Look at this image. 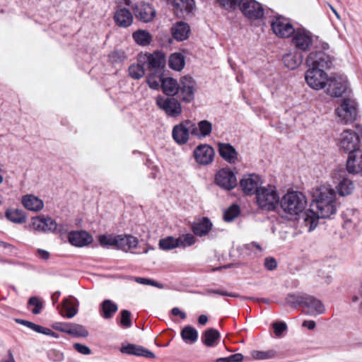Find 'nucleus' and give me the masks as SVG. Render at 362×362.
<instances>
[{
  "label": "nucleus",
  "mask_w": 362,
  "mask_h": 362,
  "mask_svg": "<svg viewBox=\"0 0 362 362\" xmlns=\"http://www.w3.org/2000/svg\"><path fill=\"white\" fill-rule=\"evenodd\" d=\"M88 334V331L83 325L71 322L69 334L75 337H86Z\"/></svg>",
  "instance_id": "a18cd8bd"
},
{
  "label": "nucleus",
  "mask_w": 362,
  "mask_h": 362,
  "mask_svg": "<svg viewBox=\"0 0 362 362\" xmlns=\"http://www.w3.org/2000/svg\"><path fill=\"white\" fill-rule=\"evenodd\" d=\"M240 213V206L238 204H233L223 213V220L226 222L233 221Z\"/></svg>",
  "instance_id": "09e8293b"
},
{
  "label": "nucleus",
  "mask_w": 362,
  "mask_h": 362,
  "mask_svg": "<svg viewBox=\"0 0 362 362\" xmlns=\"http://www.w3.org/2000/svg\"><path fill=\"white\" fill-rule=\"evenodd\" d=\"M134 14L140 21L148 23L156 16V11L150 4L141 3L136 6Z\"/></svg>",
  "instance_id": "cd10ccee"
},
{
  "label": "nucleus",
  "mask_w": 362,
  "mask_h": 362,
  "mask_svg": "<svg viewBox=\"0 0 362 362\" xmlns=\"http://www.w3.org/2000/svg\"><path fill=\"white\" fill-rule=\"evenodd\" d=\"M76 299L73 296L65 298L62 305H57V309L61 315L68 319L74 317L78 313L77 305H76Z\"/></svg>",
  "instance_id": "b1692460"
},
{
  "label": "nucleus",
  "mask_w": 362,
  "mask_h": 362,
  "mask_svg": "<svg viewBox=\"0 0 362 362\" xmlns=\"http://www.w3.org/2000/svg\"><path fill=\"white\" fill-rule=\"evenodd\" d=\"M69 229V226L67 223H57L56 226V229L54 231H53V233L60 234V235H64L68 233Z\"/></svg>",
  "instance_id": "0e129e2a"
},
{
  "label": "nucleus",
  "mask_w": 362,
  "mask_h": 362,
  "mask_svg": "<svg viewBox=\"0 0 362 362\" xmlns=\"http://www.w3.org/2000/svg\"><path fill=\"white\" fill-rule=\"evenodd\" d=\"M122 354L128 355H134L136 356H143L148 358H155V354L150 350L144 348L142 346L129 344L126 346H122L120 349Z\"/></svg>",
  "instance_id": "a878e982"
},
{
  "label": "nucleus",
  "mask_w": 362,
  "mask_h": 362,
  "mask_svg": "<svg viewBox=\"0 0 362 362\" xmlns=\"http://www.w3.org/2000/svg\"><path fill=\"white\" fill-rule=\"evenodd\" d=\"M279 214L288 220L296 219L307 206L306 197L300 192H288L279 200Z\"/></svg>",
  "instance_id": "f257e3e1"
},
{
  "label": "nucleus",
  "mask_w": 362,
  "mask_h": 362,
  "mask_svg": "<svg viewBox=\"0 0 362 362\" xmlns=\"http://www.w3.org/2000/svg\"><path fill=\"white\" fill-rule=\"evenodd\" d=\"M22 205L28 211L38 212L44 208L43 201L33 194H25L21 198Z\"/></svg>",
  "instance_id": "7c9ffc66"
},
{
  "label": "nucleus",
  "mask_w": 362,
  "mask_h": 362,
  "mask_svg": "<svg viewBox=\"0 0 362 362\" xmlns=\"http://www.w3.org/2000/svg\"><path fill=\"white\" fill-rule=\"evenodd\" d=\"M185 64V57L179 52L172 54L168 59L169 67L175 71H181Z\"/></svg>",
  "instance_id": "58836bf2"
},
{
  "label": "nucleus",
  "mask_w": 362,
  "mask_h": 362,
  "mask_svg": "<svg viewBox=\"0 0 362 362\" xmlns=\"http://www.w3.org/2000/svg\"><path fill=\"white\" fill-rule=\"evenodd\" d=\"M220 333L218 330L210 328L206 329L202 335V343L209 347L216 346L220 339Z\"/></svg>",
  "instance_id": "72a5a7b5"
},
{
  "label": "nucleus",
  "mask_w": 362,
  "mask_h": 362,
  "mask_svg": "<svg viewBox=\"0 0 362 362\" xmlns=\"http://www.w3.org/2000/svg\"><path fill=\"white\" fill-rule=\"evenodd\" d=\"M100 314L105 319H111L118 310V306L111 300H105L100 305Z\"/></svg>",
  "instance_id": "f704fd0d"
},
{
  "label": "nucleus",
  "mask_w": 362,
  "mask_h": 362,
  "mask_svg": "<svg viewBox=\"0 0 362 362\" xmlns=\"http://www.w3.org/2000/svg\"><path fill=\"white\" fill-rule=\"evenodd\" d=\"M163 79V78L160 74H151L146 78V82L151 88L158 90L161 87Z\"/></svg>",
  "instance_id": "3c124183"
},
{
  "label": "nucleus",
  "mask_w": 362,
  "mask_h": 362,
  "mask_svg": "<svg viewBox=\"0 0 362 362\" xmlns=\"http://www.w3.org/2000/svg\"><path fill=\"white\" fill-rule=\"evenodd\" d=\"M359 146V137L357 134L352 131L344 130L341 135L339 141V147L346 152H352L360 149Z\"/></svg>",
  "instance_id": "6ab92c4d"
},
{
  "label": "nucleus",
  "mask_w": 362,
  "mask_h": 362,
  "mask_svg": "<svg viewBox=\"0 0 362 362\" xmlns=\"http://www.w3.org/2000/svg\"><path fill=\"white\" fill-rule=\"evenodd\" d=\"M207 293H213V294H218L222 296H228V297H233V298H238L239 297V295L236 293H229L226 291L222 290H216V289H208L206 291Z\"/></svg>",
  "instance_id": "680f3d73"
},
{
  "label": "nucleus",
  "mask_w": 362,
  "mask_h": 362,
  "mask_svg": "<svg viewBox=\"0 0 362 362\" xmlns=\"http://www.w3.org/2000/svg\"><path fill=\"white\" fill-rule=\"evenodd\" d=\"M264 265L269 271H273L277 267V262L274 257H267L264 259Z\"/></svg>",
  "instance_id": "69168bd1"
},
{
  "label": "nucleus",
  "mask_w": 362,
  "mask_h": 362,
  "mask_svg": "<svg viewBox=\"0 0 362 362\" xmlns=\"http://www.w3.org/2000/svg\"><path fill=\"white\" fill-rule=\"evenodd\" d=\"M163 92L168 96H174L177 93L179 82L173 78H163L161 83Z\"/></svg>",
  "instance_id": "c9c22d12"
},
{
  "label": "nucleus",
  "mask_w": 362,
  "mask_h": 362,
  "mask_svg": "<svg viewBox=\"0 0 362 362\" xmlns=\"http://www.w3.org/2000/svg\"><path fill=\"white\" fill-rule=\"evenodd\" d=\"M217 148L220 156L227 163L235 164L239 161V153L230 144L218 142Z\"/></svg>",
  "instance_id": "4be33fe9"
},
{
  "label": "nucleus",
  "mask_w": 362,
  "mask_h": 362,
  "mask_svg": "<svg viewBox=\"0 0 362 362\" xmlns=\"http://www.w3.org/2000/svg\"><path fill=\"white\" fill-rule=\"evenodd\" d=\"M136 281L139 284H144V285H151L154 286L158 288H160L161 286L160 284L150 279L146 278H142V277H136L135 279Z\"/></svg>",
  "instance_id": "338daca9"
},
{
  "label": "nucleus",
  "mask_w": 362,
  "mask_h": 362,
  "mask_svg": "<svg viewBox=\"0 0 362 362\" xmlns=\"http://www.w3.org/2000/svg\"><path fill=\"white\" fill-rule=\"evenodd\" d=\"M144 63L132 64L129 67V75L134 79H139L142 78L145 74V70L144 67Z\"/></svg>",
  "instance_id": "49530a36"
},
{
  "label": "nucleus",
  "mask_w": 362,
  "mask_h": 362,
  "mask_svg": "<svg viewBox=\"0 0 362 362\" xmlns=\"http://www.w3.org/2000/svg\"><path fill=\"white\" fill-rule=\"evenodd\" d=\"M191 134L202 139L209 136L212 131V124L208 120H202L197 124L191 122Z\"/></svg>",
  "instance_id": "c756f323"
},
{
  "label": "nucleus",
  "mask_w": 362,
  "mask_h": 362,
  "mask_svg": "<svg viewBox=\"0 0 362 362\" xmlns=\"http://www.w3.org/2000/svg\"><path fill=\"white\" fill-rule=\"evenodd\" d=\"M346 169L351 174L362 172V150L356 149L349 153Z\"/></svg>",
  "instance_id": "393cba45"
},
{
  "label": "nucleus",
  "mask_w": 362,
  "mask_h": 362,
  "mask_svg": "<svg viewBox=\"0 0 362 362\" xmlns=\"http://www.w3.org/2000/svg\"><path fill=\"white\" fill-rule=\"evenodd\" d=\"M71 322H56L52 327L57 331L69 334Z\"/></svg>",
  "instance_id": "052dcab7"
},
{
  "label": "nucleus",
  "mask_w": 362,
  "mask_h": 362,
  "mask_svg": "<svg viewBox=\"0 0 362 362\" xmlns=\"http://www.w3.org/2000/svg\"><path fill=\"white\" fill-rule=\"evenodd\" d=\"M286 301L293 307L301 306L303 312L309 315L316 316L325 312L322 303L315 297L306 293L288 294Z\"/></svg>",
  "instance_id": "7ed1b4c3"
},
{
  "label": "nucleus",
  "mask_w": 362,
  "mask_h": 362,
  "mask_svg": "<svg viewBox=\"0 0 362 362\" xmlns=\"http://www.w3.org/2000/svg\"><path fill=\"white\" fill-rule=\"evenodd\" d=\"M240 11L246 18L250 21L260 20L264 16L263 6L256 0H243Z\"/></svg>",
  "instance_id": "9b49d317"
},
{
  "label": "nucleus",
  "mask_w": 362,
  "mask_h": 362,
  "mask_svg": "<svg viewBox=\"0 0 362 362\" xmlns=\"http://www.w3.org/2000/svg\"><path fill=\"white\" fill-rule=\"evenodd\" d=\"M333 62L334 57L324 51L312 52L306 59L308 67L323 69L325 72L333 66Z\"/></svg>",
  "instance_id": "0eeeda50"
},
{
  "label": "nucleus",
  "mask_w": 362,
  "mask_h": 362,
  "mask_svg": "<svg viewBox=\"0 0 362 362\" xmlns=\"http://www.w3.org/2000/svg\"><path fill=\"white\" fill-rule=\"evenodd\" d=\"M156 103L170 117H177L182 112V105L176 98L160 95L156 98Z\"/></svg>",
  "instance_id": "1a4fd4ad"
},
{
  "label": "nucleus",
  "mask_w": 362,
  "mask_h": 362,
  "mask_svg": "<svg viewBox=\"0 0 362 362\" xmlns=\"http://www.w3.org/2000/svg\"><path fill=\"white\" fill-rule=\"evenodd\" d=\"M36 253L37 257L43 260H47L50 257L49 252L45 250L37 249Z\"/></svg>",
  "instance_id": "774afa93"
},
{
  "label": "nucleus",
  "mask_w": 362,
  "mask_h": 362,
  "mask_svg": "<svg viewBox=\"0 0 362 362\" xmlns=\"http://www.w3.org/2000/svg\"><path fill=\"white\" fill-rule=\"evenodd\" d=\"M336 194L333 189L320 187L316 192L315 214L317 218H326L336 212Z\"/></svg>",
  "instance_id": "f03ea898"
},
{
  "label": "nucleus",
  "mask_w": 362,
  "mask_h": 362,
  "mask_svg": "<svg viewBox=\"0 0 362 362\" xmlns=\"http://www.w3.org/2000/svg\"><path fill=\"white\" fill-rule=\"evenodd\" d=\"M73 346L76 351L81 354L89 355L91 353L90 349L86 345L79 343H74Z\"/></svg>",
  "instance_id": "e2e57ef3"
},
{
  "label": "nucleus",
  "mask_w": 362,
  "mask_h": 362,
  "mask_svg": "<svg viewBox=\"0 0 362 362\" xmlns=\"http://www.w3.org/2000/svg\"><path fill=\"white\" fill-rule=\"evenodd\" d=\"M194 0H174V6L185 9L187 12H191L194 7Z\"/></svg>",
  "instance_id": "864d4df0"
},
{
  "label": "nucleus",
  "mask_w": 362,
  "mask_h": 362,
  "mask_svg": "<svg viewBox=\"0 0 362 362\" xmlns=\"http://www.w3.org/2000/svg\"><path fill=\"white\" fill-rule=\"evenodd\" d=\"M181 337L186 343L193 344L197 340L198 332L195 328L188 325L182 329Z\"/></svg>",
  "instance_id": "79ce46f5"
},
{
  "label": "nucleus",
  "mask_w": 362,
  "mask_h": 362,
  "mask_svg": "<svg viewBox=\"0 0 362 362\" xmlns=\"http://www.w3.org/2000/svg\"><path fill=\"white\" fill-rule=\"evenodd\" d=\"M258 207L265 211H274L279 204V197L274 186L267 185L262 187L255 195Z\"/></svg>",
  "instance_id": "39448f33"
},
{
  "label": "nucleus",
  "mask_w": 362,
  "mask_h": 362,
  "mask_svg": "<svg viewBox=\"0 0 362 362\" xmlns=\"http://www.w3.org/2000/svg\"><path fill=\"white\" fill-rule=\"evenodd\" d=\"M191 121L185 120L175 125L172 132V136L175 141L178 144H185L189 140L191 133Z\"/></svg>",
  "instance_id": "aec40b11"
},
{
  "label": "nucleus",
  "mask_w": 362,
  "mask_h": 362,
  "mask_svg": "<svg viewBox=\"0 0 362 362\" xmlns=\"http://www.w3.org/2000/svg\"><path fill=\"white\" fill-rule=\"evenodd\" d=\"M193 154L197 163L202 165H207L213 162L215 151L208 144H200L194 148Z\"/></svg>",
  "instance_id": "a211bd4d"
},
{
  "label": "nucleus",
  "mask_w": 362,
  "mask_h": 362,
  "mask_svg": "<svg viewBox=\"0 0 362 362\" xmlns=\"http://www.w3.org/2000/svg\"><path fill=\"white\" fill-rule=\"evenodd\" d=\"M282 61L285 66L293 70L302 63L303 58L301 56H298L296 53L288 52L283 56Z\"/></svg>",
  "instance_id": "4c0bfd02"
},
{
  "label": "nucleus",
  "mask_w": 362,
  "mask_h": 362,
  "mask_svg": "<svg viewBox=\"0 0 362 362\" xmlns=\"http://www.w3.org/2000/svg\"><path fill=\"white\" fill-rule=\"evenodd\" d=\"M131 313L127 310H122L121 311L120 323L124 327H129L132 325L131 322Z\"/></svg>",
  "instance_id": "4d7b16f0"
},
{
  "label": "nucleus",
  "mask_w": 362,
  "mask_h": 362,
  "mask_svg": "<svg viewBox=\"0 0 362 362\" xmlns=\"http://www.w3.org/2000/svg\"><path fill=\"white\" fill-rule=\"evenodd\" d=\"M172 36L177 41H183L189 37L190 27L183 21L176 22L171 28Z\"/></svg>",
  "instance_id": "2f4dec72"
},
{
  "label": "nucleus",
  "mask_w": 362,
  "mask_h": 362,
  "mask_svg": "<svg viewBox=\"0 0 362 362\" xmlns=\"http://www.w3.org/2000/svg\"><path fill=\"white\" fill-rule=\"evenodd\" d=\"M68 240L71 245L82 247L90 244L93 238L85 230H73L68 233Z\"/></svg>",
  "instance_id": "5701e85b"
},
{
  "label": "nucleus",
  "mask_w": 362,
  "mask_h": 362,
  "mask_svg": "<svg viewBox=\"0 0 362 362\" xmlns=\"http://www.w3.org/2000/svg\"><path fill=\"white\" fill-rule=\"evenodd\" d=\"M196 90L197 83L195 80L189 76H185L181 77L179 81L177 95L182 102L189 103L194 99Z\"/></svg>",
  "instance_id": "423d86ee"
},
{
  "label": "nucleus",
  "mask_w": 362,
  "mask_h": 362,
  "mask_svg": "<svg viewBox=\"0 0 362 362\" xmlns=\"http://www.w3.org/2000/svg\"><path fill=\"white\" fill-rule=\"evenodd\" d=\"M98 240L102 246H113L116 249L126 252L136 248L139 243L137 238L127 234L101 235L99 236Z\"/></svg>",
  "instance_id": "20e7f679"
},
{
  "label": "nucleus",
  "mask_w": 362,
  "mask_h": 362,
  "mask_svg": "<svg viewBox=\"0 0 362 362\" xmlns=\"http://www.w3.org/2000/svg\"><path fill=\"white\" fill-rule=\"evenodd\" d=\"M140 63L147 64L149 69H159L164 67L165 64V56L160 51H156L152 54L146 53L140 54L138 58Z\"/></svg>",
  "instance_id": "f3484780"
},
{
  "label": "nucleus",
  "mask_w": 362,
  "mask_h": 362,
  "mask_svg": "<svg viewBox=\"0 0 362 362\" xmlns=\"http://www.w3.org/2000/svg\"><path fill=\"white\" fill-rule=\"evenodd\" d=\"M305 78L310 88L321 90L326 87L328 76L323 69L309 67L305 72Z\"/></svg>",
  "instance_id": "f8f14e48"
},
{
  "label": "nucleus",
  "mask_w": 362,
  "mask_h": 362,
  "mask_svg": "<svg viewBox=\"0 0 362 362\" xmlns=\"http://www.w3.org/2000/svg\"><path fill=\"white\" fill-rule=\"evenodd\" d=\"M47 355L48 358L54 362H61L64 359V354L54 349H49Z\"/></svg>",
  "instance_id": "6e6d98bb"
},
{
  "label": "nucleus",
  "mask_w": 362,
  "mask_h": 362,
  "mask_svg": "<svg viewBox=\"0 0 362 362\" xmlns=\"http://www.w3.org/2000/svg\"><path fill=\"white\" fill-rule=\"evenodd\" d=\"M292 44L301 52H308L313 45V35L305 29L295 30L292 35Z\"/></svg>",
  "instance_id": "2eb2a0df"
},
{
  "label": "nucleus",
  "mask_w": 362,
  "mask_h": 362,
  "mask_svg": "<svg viewBox=\"0 0 362 362\" xmlns=\"http://www.w3.org/2000/svg\"><path fill=\"white\" fill-rule=\"evenodd\" d=\"M108 57L112 63L117 64L123 62L126 59V55L122 50H115L109 54Z\"/></svg>",
  "instance_id": "5fc2aeb1"
},
{
  "label": "nucleus",
  "mask_w": 362,
  "mask_h": 362,
  "mask_svg": "<svg viewBox=\"0 0 362 362\" xmlns=\"http://www.w3.org/2000/svg\"><path fill=\"white\" fill-rule=\"evenodd\" d=\"M215 183L221 189L230 191L238 184L235 174L229 168H223L218 170L214 177Z\"/></svg>",
  "instance_id": "9d476101"
},
{
  "label": "nucleus",
  "mask_w": 362,
  "mask_h": 362,
  "mask_svg": "<svg viewBox=\"0 0 362 362\" xmlns=\"http://www.w3.org/2000/svg\"><path fill=\"white\" fill-rule=\"evenodd\" d=\"M213 224L207 217H203L192 225V230L194 235L202 237L207 235L211 230Z\"/></svg>",
  "instance_id": "473e14b6"
},
{
  "label": "nucleus",
  "mask_w": 362,
  "mask_h": 362,
  "mask_svg": "<svg viewBox=\"0 0 362 362\" xmlns=\"http://www.w3.org/2000/svg\"><path fill=\"white\" fill-rule=\"evenodd\" d=\"M132 37L134 41L141 46L148 45L152 40L151 35L148 31L142 30L134 32Z\"/></svg>",
  "instance_id": "a19ab883"
},
{
  "label": "nucleus",
  "mask_w": 362,
  "mask_h": 362,
  "mask_svg": "<svg viewBox=\"0 0 362 362\" xmlns=\"http://www.w3.org/2000/svg\"><path fill=\"white\" fill-rule=\"evenodd\" d=\"M159 248L163 250H171L173 249L179 247L177 238L173 236H168L162 238L158 243Z\"/></svg>",
  "instance_id": "37998d69"
},
{
  "label": "nucleus",
  "mask_w": 362,
  "mask_h": 362,
  "mask_svg": "<svg viewBox=\"0 0 362 362\" xmlns=\"http://www.w3.org/2000/svg\"><path fill=\"white\" fill-rule=\"evenodd\" d=\"M32 226L35 230L53 233L56 229L57 222L50 216L42 215L33 218Z\"/></svg>",
  "instance_id": "412c9836"
},
{
  "label": "nucleus",
  "mask_w": 362,
  "mask_h": 362,
  "mask_svg": "<svg viewBox=\"0 0 362 362\" xmlns=\"http://www.w3.org/2000/svg\"><path fill=\"white\" fill-rule=\"evenodd\" d=\"M177 242L179 247L185 248L193 245L196 243V238L194 235L186 233L180 235L177 238Z\"/></svg>",
  "instance_id": "8fccbe9b"
},
{
  "label": "nucleus",
  "mask_w": 362,
  "mask_h": 362,
  "mask_svg": "<svg viewBox=\"0 0 362 362\" xmlns=\"http://www.w3.org/2000/svg\"><path fill=\"white\" fill-rule=\"evenodd\" d=\"M277 353L273 349L267 351L254 350L251 351V356L255 360H267L272 359L276 356Z\"/></svg>",
  "instance_id": "c03bdc74"
},
{
  "label": "nucleus",
  "mask_w": 362,
  "mask_h": 362,
  "mask_svg": "<svg viewBox=\"0 0 362 362\" xmlns=\"http://www.w3.org/2000/svg\"><path fill=\"white\" fill-rule=\"evenodd\" d=\"M28 305V307L33 306L31 311L34 315L40 314L43 308L42 302L36 296L30 298Z\"/></svg>",
  "instance_id": "603ef678"
},
{
  "label": "nucleus",
  "mask_w": 362,
  "mask_h": 362,
  "mask_svg": "<svg viewBox=\"0 0 362 362\" xmlns=\"http://www.w3.org/2000/svg\"><path fill=\"white\" fill-rule=\"evenodd\" d=\"M272 327L277 337H281L282 333L287 329V325L284 322H274L272 324Z\"/></svg>",
  "instance_id": "bf43d9fd"
},
{
  "label": "nucleus",
  "mask_w": 362,
  "mask_h": 362,
  "mask_svg": "<svg viewBox=\"0 0 362 362\" xmlns=\"http://www.w3.org/2000/svg\"><path fill=\"white\" fill-rule=\"evenodd\" d=\"M326 93L332 97L339 98L348 90V81L342 76L328 78Z\"/></svg>",
  "instance_id": "dca6fc26"
},
{
  "label": "nucleus",
  "mask_w": 362,
  "mask_h": 362,
  "mask_svg": "<svg viewBox=\"0 0 362 362\" xmlns=\"http://www.w3.org/2000/svg\"><path fill=\"white\" fill-rule=\"evenodd\" d=\"M262 177L256 173L245 174L240 180V187L245 195H256L263 186Z\"/></svg>",
  "instance_id": "6e6552de"
},
{
  "label": "nucleus",
  "mask_w": 362,
  "mask_h": 362,
  "mask_svg": "<svg viewBox=\"0 0 362 362\" xmlns=\"http://www.w3.org/2000/svg\"><path fill=\"white\" fill-rule=\"evenodd\" d=\"M5 216L8 220L14 223H23L27 221L25 212L18 209H8L5 212Z\"/></svg>",
  "instance_id": "e433bc0d"
},
{
  "label": "nucleus",
  "mask_w": 362,
  "mask_h": 362,
  "mask_svg": "<svg viewBox=\"0 0 362 362\" xmlns=\"http://www.w3.org/2000/svg\"><path fill=\"white\" fill-rule=\"evenodd\" d=\"M243 356L241 354H235L229 356L228 357L220 358L216 360V362H242L243 361Z\"/></svg>",
  "instance_id": "13d9d810"
},
{
  "label": "nucleus",
  "mask_w": 362,
  "mask_h": 362,
  "mask_svg": "<svg viewBox=\"0 0 362 362\" xmlns=\"http://www.w3.org/2000/svg\"><path fill=\"white\" fill-rule=\"evenodd\" d=\"M338 194L340 196L349 195L354 189L352 180L349 178H342L336 187Z\"/></svg>",
  "instance_id": "ea45409f"
},
{
  "label": "nucleus",
  "mask_w": 362,
  "mask_h": 362,
  "mask_svg": "<svg viewBox=\"0 0 362 362\" xmlns=\"http://www.w3.org/2000/svg\"><path fill=\"white\" fill-rule=\"evenodd\" d=\"M273 33L279 37L288 38L292 36L295 29L289 19L283 16L276 17L271 23Z\"/></svg>",
  "instance_id": "4468645a"
},
{
  "label": "nucleus",
  "mask_w": 362,
  "mask_h": 362,
  "mask_svg": "<svg viewBox=\"0 0 362 362\" xmlns=\"http://www.w3.org/2000/svg\"><path fill=\"white\" fill-rule=\"evenodd\" d=\"M359 211L356 209H346L342 212L343 226L347 230H354L360 223Z\"/></svg>",
  "instance_id": "bb28decb"
},
{
  "label": "nucleus",
  "mask_w": 362,
  "mask_h": 362,
  "mask_svg": "<svg viewBox=\"0 0 362 362\" xmlns=\"http://www.w3.org/2000/svg\"><path fill=\"white\" fill-rule=\"evenodd\" d=\"M336 112L341 122L347 124L354 122L357 116L356 101L351 98H344Z\"/></svg>",
  "instance_id": "ddd939ff"
},
{
  "label": "nucleus",
  "mask_w": 362,
  "mask_h": 362,
  "mask_svg": "<svg viewBox=\"0 0 362 362\" xmlns=\"http://www.w3.org/2000/svg\"><path fill=\"white\" fill-rule=\"evenodd\" d=\"M134 17L131 11L125 8L117 9L114 15L115 24L120 28H128L133 23Z\"/></svg>",
  "instance_id": "c85d7f7f"
},
{
  "label": "nucleus",
  "mask_w": 362,
  "mask_h": 362,
  "mask_svg": "<svg viewBox=\"0 0 362 362\" xmlns=\"http://www.w3.org/2000/svg\"><path fill=\"white\" fill-rule=\"evenodd\" d=\"M242 2L243 0H218L219 6L230 12H233L237 8L240 9Z\"/></svg>",
  "instance_id": "de8ad7c7"
}]
</instances>
